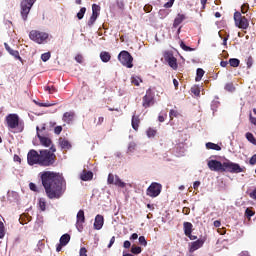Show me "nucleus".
Instances as JSON below:
<instances>
[{"instance_id": "obj_43", "label": "nucleus", "mask_w": 256, "mask_h": 256, "mask_svg": "<svg viewBox=\"0 0 256 256\" xmlns=\"http://www.w3.org/2000/svg\"><path fill=\"white\" fill-rule=\"evenodd\" d=\"M3 237H5V224L0 221V239H3Z\"/></svg>"}, {"instance_id": "obj_45", "label": "nucleus", "mask_w": 256, "mask_h": 256, "mask_svg": "<svg viewBox=\"0 0 256 256\" xmlns=\"http://www.w3.org/2000/svg\"><path fill=\"white\" fill-rule=\"evenodd\" d=\"M247 69H251L253 67V56H249L246 60Z\"/></svg>"}, {"instance_id": "obj_35", "label": "nucleus", "mask_w": 256, "mask_h": 256, "mask_svg": "<svg viewBox=\"0 0 256 256\" xmlns=\"http://www.w3.org/2000/svg\"><path fill=\"white\" fill-rule=\"evenodd\" d=\"M147 137H155V135H157V130L154 128H148V130L146 131Z\"/></svg>"}, {"instance_id": "obj_62", "label": "nucleus", "mask_w": 256, "mask_h": 256, "mask_svg": "<svg viewBox=\"0 0 256 256\" xmlns=\"http://www.w3.org/2000/svg\"><path fill=\"white\" fill-rule=\"evenodd\" d=\"M191 91L194 95H200L201 93V90H199V88H192Z\"/></svg>"}, {"instance_id": "obj_44", "label": "nucleus", "mask_w": 256, "mask_h": 256, "mask_svg": "<svg viewBox=\"0 0 256 256\" xmlns=\"http://www.w3.org/2000/svg\"><path fill=\"white\" fill-rule=\"evenodd\" d=\"M225 90L233 93V91H235V86L233 85V83H227L225 85Z\"/></svg>"}, {"instance_id": "obj_40", "label": "nucleus", "mask_w": 256, "mask_h": 256, "mask_svg": "<svg viewBox=\"0 0 256 256\" xmlns=\"http://www.w3.org/2000/svg\"><path fill=\"white\" fill-rule=\"evenodd\" d=\"M97 21V16L91 15L90 19L88 20V27H93L95 25V22Z\"/></svg>"}, {"instance_id": "obj_42", "label": "nucleus", "mask_w": 256, "mask_h": 256, "mask_svg": "<svg viewBox=\"0 0 256 256\" xmlns=\"http://www.w3.org/2000/svg\"><path fill=\"white\" fill-rule=\"evenodd\" d=\"M41 59L42 61H44V63H46V61H49V59H51V52H46L42 54Z\"/></svg>"}, {"instance_id": "obj_48", "label": "nucleus", "mask_w": 256, "mask_h": 256, "mask_svg": "<svg viewBox=\"0 0 256 256\" xmlns=\"http://www.w3.org/2000/svg\"><path fill=\"white\" fill-rule=\"evenodd\" d=\"M46 126H45V124H43L42 126H41V128H39V126H37L36 127V131H37V134L38 133H40V135H45V133H43L44 131H46Z\"/></svg>"}, {"instance_id": "obj_1", "label": "nucleus", "mask_w": 256, "mask_h": 256, "mask_svg": "<svg viewBox=\"0 0 256 256\" xmlns=\"http://www.w3.org/2000/svg\"><path fill=\"white\" fill-rule=\"evenodd\" d=\"M39 177L48 199H61L67 191V182L63 175L57 172L43 171L39 173Z\"/></svg>"}, {"instance_id": "obj_61", "label": "nucleus", "mask_w": 256, "mask_h": 256, "mask_svg": "<svg viewBox=\"0 0 256 256\" xmlns=\"http://www.w3.org/2000/svg\"><path fill=\"white\" fill-rule=\"evenodd\" d=\"M38 107H51V104L49 103H39V102H35Z\"/></svg>"}, {"instance_id": "obj_13", "label": "nucleus", "mask_w": 256, "mask_h": 256, "mask_svg": "<svg viewBox=\"0 0 256 256\" xmlns=\"http://www.w3.org/2000/svg\"><path fill=\"white\" fill-rule=\"evenodd\" d=\"M71 241V235L64 234L60 237V243L56 246L57 253L61 252L63 247H65Z\"/></svg>"}, {"instance_id": "obj_25", "label": "nucleus", "mask_w": 256, "mask_h": 256, "mask_svg": "<svg viewBox=\"0 0 256 256\" xmlns=\"http://www.w3.org/2000/svg\"><path fill=\"white\" fill-rule=\"evenodd\" d=\"M100 59L103 63H109V61H111V54L107 51H102L100 53Z\"/></svg>"}, {"instance_id": "obj_28", "label": "nucleus", "mask_w": 256, "mask_h": 256, "mask_svg": "<svg viewBox=\"0 0 256 256\" xmlns=\"http://www.w3.org/2000/svg\"><path fill=\"white\" fill-rule=\"evenodd\" d=\"M100 13H101V6H99L97 4H93L92 5V16L99 17Z\"/></svg>"}, {"instance_id": "obj_21", "label": "nucleus", "mask_w": 256, "mask_h": 256, "mask_svg": "<svg viewBox=\"0 0 256 256\" xmlns=\"http://www.w3.org/2000/svg\"><path fill=\"white\" fill-rule=\"evenodd\" d=\"M73 119H75V112H65L63 114L62 117V121H64V123H71L73 121Z\"/></svg>"}, {"instance_id": "obj_17", "label": "nucleus", "mask_w": 256, "mask_h": 256, "mask_svg": "<svg viewBox=\"0 0 256 256\" xmlns=\"http://www.w3.org/2000/svg\"><path fill=\"white\" fill-rule=\"evenodd\" d=\"M77 219V227L79 231L83 229V223H85V211L79 210L76 216Z\"/></svg>"}, {"instance_id": "obj_24", "label": "nucleus", "mask_w": 256, "mask_h": 256, "mask_svg": "<svg viewBox=\"0 0 256 256\" xmlns=\"http://www.w3.org/2000/svg\"><path fill=\"white\" fill-rule=\"evenodd\" d=\"M132 129H134V131H139V123H141V120L139 119V116H132Z\"/></svg>"}, {"instance_id": "obj_63", "label": "nucleus", "mask_w": 256, "mask_h": 256, "mask_svg": "<svg viewBox=\"0 0 256 256\" xmlns=\"http://www.w3.org/2000/svg\"><path fill=\"white\" fill-rule=\"evenodd\" d=\"M153 9L152 6H144L145 13H151V10Z\"/></svg>"}, {"instance_id": "obj_30", "label": "nucleus", "mask_w": 256, "mask_h": 256, "mask_svg": "<svg viewBox=\"0 0 256 256\" xmlns=\"http://www.w3.org/2000/svg\"><path fill=\"white\" fill-rule=\"evenodd\" d=\"M114 185L116 187H120L121 189H124V187L126 186L125 182L121 181V178H119L118 175H115Z\"/></svg>"}, {"instance_id": "obj_20", "label": "nucleus", "mask_w": 256, "mask_h": 256, "mask_svg": "<svg viewBox=\"0 0 256 256\" xmlns=\"http://www.w3.org/2000/svg\"><path fill=\"white\" fill-rule=\"evenodd\" d=\"M38 139L41 145H43L44 147H51V143H52L51 138L45 137L38 132Z\"/></svg>"}, {"instance_id": "obj_6", "label": "nucleus", "mask_w": 256, "mask_h": 256, "mask_svg": "<svg viewBox=\"0 0 256 256\" xmlns=\"http://www.w3.org/2000/svg\"><path fill=\"white\" fill-rule=\"evenodd\" d=\"M37 0H22L20 3V8H21V16L23 21H27V17L29 15V13L31 12V7H33V5H35V2Z\"/></svg>"}, {"instance_id": "obj_27", "label": "nucleus", "mask_w": 256, "mask_h": 256, "mask_svg": "<svg viewBox=\"0 0 256 256\" xmlns=\"http://www.w3.org/2000/svg\"><path fill=\"white\" fill-rule=\"evenodd\" d=\"M206 149H212L213 151H221V146L213 142H207Z\"/></svg>"}, {"instance_id": "obj_12", "label": "nucleus", "mask_w": 256, "mask_h": 256, "mask_svg": "<svg viewBox=\"0 0 256 256\" xmlns=\"http://www.w3.org/2000/svg\"><path fill=\"white\" fill-rule=\"evenodd\" d=\"M164 59L166 62H168L169 67H171L174 70H177L179 65L177 64V58L173 55V52L167 51L164 53Z\"/></svg>"}, {"instance_id": "obj_47", "label": "nucleus", "mask_w": 256, "mask_h": 256, "mask_svg": "<svg viewBox=\"0 0 256 256\" xmlns=\"http://www.w3.org/2000/svg\"><path fill=\"white\" fill-rule=\"evenodd\" d=\"M138 241L139 244L142 245V247H147V240L145 239V236H140Z\"/></svg>"}, {"instance_id": "obj_64", "label": "nucleus", "mask_w": 256, "mask_h": 256, "mask_svg": "<svg viewBox=\"0 0 256 256\" xmlns=\"http://www.w3.org/2000/svg\"><path fill=\"white\" fill-rule=\"evenodd\" d=\"M250 122L252 123V125H256V118L253 117L252 114H250Z\"/></svg>"}, {"instance_id": "obj_23", "label": "nucleus", "mask_w": 256, "mask_h": 256, "mask_svg": "<svg viewBox=\"0 0 256 256\" xmlns=\"http://www.w3.org/2000/svg\"><path fill=\"white\" fill-rule=\"evenodd\" d=\"M184 235H190L193 233V224L191 222H184L183 223Z\"/></svg>"}, {"instance_id": "obj_59", "label": "nucleus", "mask_w": 256, "mask_h": 256, "mask_svg": "<svg viewBox=\"0 0 256 256\" xmlns=\"http://www.w3.org/2000/svg\"><path fill=\"white\" fill-rule=\"evenodd\" d=\"M115 244V236H113L111 239H110V242L108 244V249H111V247H113V245Z\"/></svg>"}, {"instance_id": "obj_9", "label": "nucleus", "mask_w": 256, "mask_h": 256, "mask_svg": "<svg viewBox=\"0 0 256 256\" xmlns=\"http://www.w3.org/2000/svg\"><path fill=\"white\" fill-rule=\"evenodd\" d=\"M153 105H155V93L149 88L142 98V107H144V109H149V107H153Z\"/></svg>"}, {"instance_id": "obj_4", "label": "nucleus", "mask_w": 256, "mask_h": 256, "mask_svg": "<svg viewBox=\"0 0 256 256\" xmlns=\"http://www.w3.org/2000/svg\"><path fill=\"white\" fill-rule=\"evenodd\" d=\"M57 156L49 150H40V167H53Z\"/></svg>"}, {"instance_id": "obj_39", "label": "nucleus", "mask_w": 256, "mask_h": 256, "mask_svg": "<svg viewBox=\"0 0 256 256\" xmlns=\"http://www.w3.org/2000/svg\"><path fill=\"white\" fill-rule=\"evenodd\" d=\"M45 91H48L50 95H53V93H57V88H55V86H46Z\"/></svg>"}, {"instance_id": "obj_2", "label": "nucleus", "mask_w": 256, "mask_h": 256, "mask_svg": "<svg viewBox=\"0 0 256 256\" xmlns=\"http://www.w3.org/2000/svg\"><path fill=\"white\" fill-rule=\"evenodd\" d=\"M207 165L210 171H216L217 173H225V171L229 173H243V168L239 164L231 161L221 163L218 160H209Z\"/></svg>"}, {"instance_id": "obj_60", "label": "nucleus", "mask_w": 256, "mask_h": 256, "mask_svg": "<svg viewBox=\"0 0 256 256\" xmlns=\"http://www.w3.org/2000/svg\"><path fill=\"white\" fill-rule=\"evenodd\" d=\"M250 165H255L256 164V154H254L249 161Z\"/></svg>"}, {"instance_id": "obj_51", "label": "nucleus", "mask_w": 256, "mask_h": 256, "mask_svg": "<svg viewBox=\"0 0 256 256\" xmlns=\"http://www.w3.org/2000/svg\"><path fill=\"white\" fill-rule=\"evenodd\" d=\"M173 3H175V0H169L164 4L165 9H171L173 7Z\"/></svg>"}, {"instance_id": "obj_31", "label": "nucleus", "mask_w": 256, "mask_h": 256, "mask_svg": "<svg viewBox=\"0 0 256 256\" xmlns=\"http://www.w3.org/2000/svg\"><path fill=\"white\" fill-rule=\"evenodd\" d=\"M203 75H205V70H203L202 68H198L196 70L195 81H197V82L201 81V79H203Z\"/></svg>"}, {"instance_id": "obj_41", "label": "nucleus", "mask_w": 256, "mask_h": 256, "mask_svg": "<svg viewBox=\"0 0 256 256\" xmlns=\"http://www.w3.org/2000/svg\"><path fill=\"white\" fill-rule=\"evenodd\" d=\"M107 183H108V185H114L115 184V175L110 173L108 175Z\"/></svg>"}, {"instance_id": "obj_50", "label": "nucleus", "mask_w": 256, "mask_h": 256, "mask_svg": "<svg viewBox=\"0 0 256 256\" xmlns=\"http://www.w3.org/2000/svg\"><path fill=\"white\" fill-rule=\"evenodd\" d=\"M165 119H167V112L164 113V114H160V115L158 116V121H159L160 123H164V122H165Z\"/></svg>"}, {"instance_id": "obj_18", "label": "nucleus", "mask_w": 256, "mask_h": 256, "mask_svg": "<svg viewBox=\"0 0 256 256\" xmlns=\"http://www.w3.org/2000/svg\"><path fill=\"white\" fill-rule=\"evenodd\" d=\"M58 144L61 147V149L64 151H68V149H71V142H69V140H67L63 137L59 138Z\"/></svg>"}, {"instance_id": "obj_33", "label": "nucleus", "mask_w": 256, "mask_h": 256, "mask_svg": "<svg viewBox=\"0 0 256 256\" xmlns=\"http://www.w3.org/2000/svg\"><path fill=\"white\" fill-rule=\"evenodd\" d=\"M241 61L237 58H230L229 59V65L230 67H239Z\"/></svg>"}, {"instance_id": "obj_5", "label": "nucleus", "mask_w": 256, "mask_h": 256, "mask_svg": "<svg viewBox=\"0 0 256 256\" xmlns=\"http://www.w3.org/2000/svg\"><path fill=\"white\" fill-rule=\"evenodd\" d=\"M29 38L34 43H38V45L43 44L44 41L49 39V34L46 32H41L39 30H31L29 33Z\"/></svg>"}, {"instance_id": "obj_14", "label": "nucleus", "mask_w": 256, "mask_h": 256, "mask_svg": "<svg viewBox=\"0 0 256 256\" xmlns=\"http://www.w3.org/2000/svg\"><path fill=\"white\" fill-rule=\"evenodd\" d=\"M4 47L6 51L9 53V55H11L12 57H14V59H17L18 61H21V63H23V58H21V55H19V51L13 50L11 46H9V44L7 43H4Z\"/></svg>"}, {"instance_id": "obj_3", "label": "nucleus", "mask_w": 256, "mask_h": 256, "mask_svg": "<svg viewBox=\"0 0 256 256\" xmlns=\"http://www.w3.org/2000/svg\"><path fill=\"white\" fill-rule=\"evenodd\" d=\"M6 127L13 133H23L25 129V122L19 118L18 114H8L5 117Z\"/></svg>"}, {"instance_id": "obj_58", "label": "nucleus", "mask_w": 256, "mask_h": 256, "mask_svg": "<svg viewBox=\"0 0 256 256\" xmlns=\"http://www.w3.org/2000/svg\"><path fill=\"white\" fill-rule=\"evenodd\" d=\"M249 197L250 199H254V201H256V189L249 193Z\"/></svg>"}, {"instance_id": "obj_22", "label": "nucleus", "mask_w": 256, "mask_h": 256, "mask_svg": "<svg viewBox=\"0 0 256 256\" xmlns=\"http://www.w3.org/2000/svg\"><path fill=\"white\" fill-rule=\"evenodd\" d=\"M80 179L82 181H91L93 179V172L91 171H87V170H83Z\"/></svg>"}, {"instance_id": "obj_16", "label": "nucleus", "mask_w": 256, "mask_h": 256, "mask_svg": "<svg viewBox=\"0 0 256 256\" xmlns=\"http://www.w3.org/2000/svg\"><path fill=\"white\" fill-rule=\"evenodd\" d=\"M105 223V219L103 218V215H96L95 221H94V229L96 231H100V229H103V225Z\"/></svg>"}, {"instance_id": "obj_57", "label": "nucleus", "mask_w": 256, "mask_h": 256, "mask_svg": "<svg viewBox=\"0 0 256 256\" xmlns=\"http://www.w3.org/2000/svg\"><path fill=\"white\" fill-rule=\"evenodd\" d=\"M123 247H124V249H130L131 248V242L128 241V240L124 241Z\"/></svg>"}, {"instance_id": "obj_7", "label": "nucleus", "mask_w": 256, "mask_h": 256, "mask_svg": "<svg viewBox=\"0 0 256 256\" xmlns=\"http://www.w3.org/2000/svg\"><path fill=\"white\" fill-rule=\"evenodd\" d=\"M118 60L127 69H133V56H131V53L125 50L121 51L118 55Z\"/></svg>"}, {"instance_id": "obj_8", "label": "nucleus", "mask_w": 256, "mask_h": 256, "mask_svg": "<svg viewBox=\"0 0 256 256\" xmlns=\"http://www.w3.org/2000/svg\"><path fill=\"white\" fill-rule=\"evenodd\" d=\"M162 190L163 186L161 184L152 182L146 190V195L152 199H155V197H159V195H161Z\"/></svg>"}, {"instance_id": "obj_53", "label": "nucleus", "mask_w": 256, "mask_h": 256, "mask_svg": "<svg viewBox=\"0 0 256 256\" xmlns=\"http://www.w3.org/2000/svg\"><path fill=\"white\" fill-rule=\"evenodd\" d=\"M61 131H63V127H62V126H56V127L54 128V133H55L56 135H61Z\"/></svg>"}, {"instance_id": "obj_55", "label": "nucleus", "mask_w": 256, "mask_h": 256, "mask_svg": "<svg viewBox=\"0 0 256 256\" xmlns=\"http://www.w3.org/2000/svg\"><path fill=\"white\" fill-rule=\"evenodd\" d=\"M79 255L87 256V248H85V247L80 248Z\"/></svg>"}, {"instance_id": "obj_52", "label": "nucleus", "mask_w": 256, "mask_h": 256, "mask_svg": "<svg viewBox=\"0 0 256 256\" xmlns=\"http://www.w3.org/2000/svg\"><path fill=\"white\" fill-rule=\"evenodd\" d=\"M245 215H246V217H253V215H255V212L253 210H251L250 208H247L245 211Z\"/></svg>"}, {"instance_id": "obj_37", "label": "nucleus", "mask_w": 256, "mask_h": 256, "mask_svg": "<svg viewBox=\"0 0 256 256\" xmlns=\"http://www.w3.org/2000/svg\"><path fill=\"white\" fill-rule=\"evenodd\" d=\"M170 121H173L175 117H179V112L177 110L171 109L169 112Z\"/></svg>"}, {"instance_id": "obj_34", "label": "nucleus", "mask_w": 256, "mask_h": 256, "mask_svg": "<svg viewBox=\"0 0 256 256\" xmlns=\"http://www.w3.org/2000/svg\"><path fill=\"white\" fill-rule=\"evenodd\" d=\"M141 251H142V249L139 246L133 245L131 247V253H133V255H139V254H141Z\"/></svg>"}, {"instance_id": "obj_38", "label": "nucleus", "mask_w": 256, "mask_h": 256, "mask_svg": "<svg viewBox=\"0 0 256 256\" xmlns=\"http://www.w3.org/2000/svg\"><path fill=\"white\" fill-rule=\"evenodd\" d=\"M180 47H181V49H183V51H195V48L186 46L185 42H183V41H180Z\"/></svg>"}, {"instance_id": "obj_15", "label": "nucleus", "mask_w": 256, "mask_h": 256, "mask_svg": "<svg viewBox=\"0 0 256 256\" xmlns=\"http://www.w3.org/2000/svg\"><path fill=\"white\" fill-rule=\"evenodd\" d=\"M205 245V240L203 239H198L194 242H191L189 252L194 253V251H197V249H201Z\"/></svg>"}, {"instance_id": "obj_26", "label": "nucleus", "mask_w": 256, "mask_h": 256, "mask_svg": "<svg viewBox=\"0 0 256 256\" xmlns=\"http://www.w3.org/2000/svg\"><path fill=\"white\" fill-rule=\"evenodd\" d=\"M130 81L132 85H135V87H139V85H141V83L143 82V79H141V77L139 76H131Z\"/></svg>"}, {"instance_id": "obj_54", "label": "nucleus", "mask_w": 256, "mask_h": 256, "mask_svg": "<svg viewBox=\"0 0 256 256\" xmlns=\"http://www.w3.org/2000/svg\"><path fill=\"white\" fill-rule=\"evenodd\" d=\"M248 9H249V4H243L241 6V13L243 14L247 13Z\"/></svg>"}, {"instance_id": "obj_11", "label": "nucleus", "mask_w": 256, "mask_h": 256, "mask_svg": "<svg viewBox=\"0 0 256 256\" xmlns=\"http://www.w3.org/2000/svg\"><path fill=\"white\" fill-rule=\"evenodd\" d=\"M28 165H40L41 163V151L30 150L27 154Z\"/></svg>"}, {"instance_id": "obj_46", "label": "nucleus", "mask_w": 256, "mask_h": 256, "mask_svg": "<svg viewBox=\"0 0 256 256\" xmlns=\"http://www.w3.org/2000/svg\"><path fill=\"white\" fill-rule=\"evenodd\" d=\"M135 149H137V144L135 142H130L128 145V151H130V153H133Z\"/></svg>"}, {"instance_id": "obj_19", "label": "nucleus", "mask_w": 256, "mask_h": 256, "mask_svg": "<svg viewBox=\"0 0 256 256\" xmlns=\"http://www.w3.org/2000/svg\"><path fill=\"white\" fill-rule=\"evenodd\" d=\"M185 19H187V16L185 14H181V13L177 14L173 22L174 29H177V27L180 26L181 23L185 21Z\"/></svg>"}, {"instance_id": "obj_56", "label": "nucleus", "mask_w": 256, "mask_h": 256, "mask_svg": "<svg viewBox=\"0 0 256 256\" xmlns=\"http://www.w3.org/2000/svg\"><path fill=\"white\" fill-rule=\"evenodd\" d=\"M75 61H77V63H83V55L81 54L76 55Z\"/></svg>"}, {"instance_id": "obj_29", "label": "nucleus", "mask_w": 256, "mask_h": 256, "mask_svg": "<svg viewBox=\"0 0 256 256\" xmlns=\"http://www.w3.org/2000/svg\"><path fill=\"white\" fill-rule=\"evenodd\" d=\"M38 205L40 211H47V201L45 200V198H39Z\"/></svg>"}, {"instance_id": "obj_49", "label": "nucleus", "mask_w": 256, "mask_h": 256, "mask_svg": "<svg viewBox=\"0 0 256 256\" xmlns=\"http://www.w3.org/2000/svg\"><path fill=\"white\" fill-rule=\"evenodd\" d=\"M30 191H34V193H39V189H37V185L33 182L29 184Z\"/></svg>"}, {"instance_id": "obj_32", "label": "nucleus", "mask_w": 256, "mask_h": 256, "mask_svg": "<svg viewBox=\"0 0 256 256\" xmlns=\"http://www.w3.org/2000/svg\"><path fill=\"white\" fill-rule=\"evenodd\" d=\"M247 141H249L250 143H252V145H256V138L255 136L253 135V133L251 132H247L246 135H245Z\"/></svg>"}, {"instance_id": "obj_36", "label": "nucleus", "mask_w": 256, "mask_h": 256, "mask_svg": "<svg viewBox=\"0 0 256 256\" xmlns=\"http://www.w3.org/2000/svg\"><path fill=\"white\" fill-rule=\"evenodd\" d=\"M85 13H87V8L82 7L80 11L77 13V18L80 20L83 19V17H85Z\"/></svg>"}, {"instance_id": "obj_10", "label": "nucleus", "mask_w": 256, "mask_h": 256, "mask_svg": "<svg viewBox=\"0 0 256 256\" xmlns=\"http://www.w3.org/2000/svg\"><path fill=\"white\" fill-rule=\"evenodd\" d=\"M234 21L236 27H239V29H247L249 27V20L243 15H241V12H235L234 13Z\"/></svg>"}]
</instances>
